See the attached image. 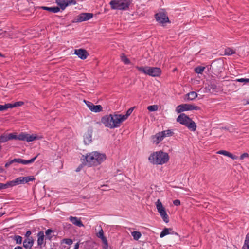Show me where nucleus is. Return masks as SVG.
Instances as JSON below:
<instances>
[{
  "instance_id": "1",
  "label": "nucleus",
  "mask_w": 249,
  "mask_h": 249,
  "mask_svg": "<svg viewBox=\"0 0 249 249\" xmlns=\"http://www.w3.org/2000/svg\"><path fill=\"white\" fill-rule=\"evenodd\" d=\"M84 157V156H83ZM106 155L98 151H93L84 156L83 160H86L88 166H97L106 160Z\"/></svg>"
},
{
  "instance_id": "2",
  "label": "nucleus",
  "mask_w": 249,
  "mask_h": 249,
  "mask_svg": "<svg viewBox=\"0 0 249 249\" xmlns=\"http://www.w3.org/2000/svg\"><path fill=\"white\" fill-rule=\"evenodd\" d=\"M169 160V156L168 153L161 150L154 152L150 154L148 157L149 161L156 165H162L167 163Z\"/></svg>"
},
{
  "instance_id": "3",
  "label": "nucleus",
  "mask_w": 249,
  "mask_h": 249,
  "mask_svg": "<svg viewBox=\"0 0 249 249\" xmlns=\"http://www.w3.org/2000/svg\"><path fill=\"white\" fill-rule=\"evenodd\" d=\"M131 4L130 0H111L109 2L111 9L118 10H128Z\"/></svg>"
},
{
  "instance_id": "4",
  "label": "nucleus",
  "mask_w": 249,
  "mask_h": 249,
  "mask_svg": "<svg viewBox=\"0 0 249 249\" xmlns=\"http://www.w3.org/2000/svg\"><path fill=\"white\" fill-rule=\"evenodd\" d=\"M136 68L139 71L152 77H159L161 74V70L158 67L136 66Z\"/></svg>"
},
{
  "instance_id": "5",
  "label": "nucleus",
  "mask_w": 249,
  "mask_h": 249,
  "mask_svg": "<svg viewBox=\"0 0 249 249\" xmlns=\"http://www.w3.org/2000/svg\"><path fill=\"white\" fill-rule=\"evenodd\" d=\"M156 205L157 211L160 213L163 220L166 223H168L169 221L168 215L160 199H158L156 202Z\"/></svg>"
},
{
  "instance_id": "6",
  "label": "nucleus",
  "mask_w": 249,
  "mask_h": 249,
  "mask_svg": "<svg viewBox=\"0 0 249 249\" xmlns=\"http://www.w3.org/2000/svg\"><path fill=\"white\" fill-rule=\"evenodd\" d=\"M200 109V107L198 106L188 104H181L176 107V111L178 113H181L185 111L199 110Z\"/></svg>"
},
{
  "instance_id": "7",
  "label": "nucleus",
  "mask_w": 249,
  "mask_h": 249,
  "mask_svg": "<svg viewBox=\"0 0 249 249\" xmlns=\"http://www.w3.org/2000/svg\"><path fill=\"white\" fill-rule=\"evenodd\" d=\"M155 18L157 21L162 24L170 22L166 13L163 11H160L155 14Z\"/></svg>"
},
{
  "instance_id": "8",
  "label": "nucleus",
  "mask_w": 249,
  "mask_h": 249,
  "mask_svg": "<svg viewBox=\"0 0 249 249\" xmlns=\"http://www.w3.org/2000/svg\"><path fill=\"white\" fill-rule=\"evenodd\" d=\"M19 138L20 141H24L27 142H31L34 140H40L42 138L41 136H37L35 135H30L27 133H21L19 135Z\"/></svg>"
},
{
  "instance_id": "9",
  "label": "nucleus",
  "mask_w": 249,
  "mask_h": 249,
  "mask_svg": "<svg viewBox=\"0 0 249 249\" xmlns=\"http://www.w3.org/2000/svg\"><path fill=\"white\" fill-rule=\"evenodd\" d=\"M56 3L60 6V9L64 10L69 5H75L77 2L76 0H56Z\"/></svg>"
},
{
  "instance_id": "10",
  "label": "nucleus",
  "mask_w": 249,
  "mask_h": 249,
  "mask_svg": "<svg viewBox=\"0 0 249 249\" xmlns=\"http://www.w3.org/2000/svg\"><path fill=\"white\" fill-rule=\"evenodd\" d=\"M101 122L106 127L111 129L113 128L112 114L107 115L103 116L101 119Z\"/></svg>"
},
{
  "instance_id": "11",
  "label": "nucleus",
  "mask_w": 249,
  "mask_h": 249,
  "mask_svg": "<svg viewBox=\"0 0 249 249\" xmlns=\"http://www.w3.org/2000/svg\"><path fill=\"white\" fill-rule=\"evenodd\" d=\"M112 116L113 128L119 127L121 123L125 120L122 114H114Z\"/></svg>"
},
{
  "instance_id": "12",
  "label": "nucleus",
  "mask_w": 249,
  "mask_h": 249,
  "mask_svg": "<svg viewBox=\"0 0 249 249\" xmlns=\"http://www.w3.org/2000/svg\"><path fill=\"white\" fill-rule=\"evenodd\" d=\"M84 102L88 107V108L92 112L97 113L99 112L102 110L103 107L101 105H95L92 103L84 100Z\"/></svg>"
},
{
  "instance_id": "13",
  "label": "nucleus",
  "mask_w": 249,
  "mask_h": 249,
  "mask_svg": "<svg viewBox=\"0 0 249 249\" xmlns=\"http://www.w3.org/2000/svg\"><path fill=\"white\" fill-rule=\"evenodd\" d=\"M35 179L33 176L20 177L15 179L16 185L25 184Z\"/></svg>"
},
{
  "instance_id": "14",
  "label": "nucleus",
  "mask_w": 249,
  "mask_h": 249,
  "mask_svg": "<svg viewBox=\"0 0 249 249\" xmlns=\"http://www.w3.org/2000/svg\"><path fill=\"white\" fill-rule=\"evenodd\" d=\"M93 16L92 13H83L77 17L76 22H82L87 21L91 19Z\"/></svg>"
},
{
  "instance_id": "15",
  "label": "nucleus",
  "mask_w": 249,
  "mask_h": 249,
  "mask_svg": "<svg viewBox=\"0 0 249 249\" xmlns=\"http://www.w3.org/2000/svg\"><path fill=\"white\" fill-rule=\"evenodd\" d=\"M191 121V119L184 113H181L177 118V121L185 126L188 122Z\"/></svg>"
},
{
  "instance_id": "16",
  "label": "nucleus",
  "mask_w": 249,
  "mask_h": 249,
  "mask_svg": "<svg viewBox=\"0 0 249 249\" xmlns=\"http://www.w3.org/2000/svg\"><path fill=\"white\" fill-rule=\"evenodd\" d=\"M74 54L77 55L79 58L83 60L86 59L89 55L87 51L82 49L75 50Z\"/></svg>"
},
{
  "instance_id": "17",
  "label": "nucleus",
  "mask_w": 249,
  "mask_h": 249,
  "mask_svg": "<svg viewBox=\"0 0 249 249\" xmlns=\"http://www.w3.org/2000/svg\"><path fill=\"white\" fill-rule=\"evenodd\" d=\"M68 219L72 223V224L78 227H82L84 226V224L81 220V218L71 216L69 217Z\"/></svg>"
},
{
  "instance_id": "18",
  "label": "nucleus",
  "mask_w": 249,
  "mask_h": 249,
  "mask_svg": "<svg viewBox=\"0 0 249 249\" xmlns=\"http://www.w3.org/2000/svg\"><path fill=\"white\" fill-rule=\"evenodd\" d=\"M164 139V135L161 132L157 133L155 135L152 136L153 142L156 144H158Z\"/></svg>"
},
{
  "instance_id": "19",
  "label": "nucleus",
  "mask_w": 249,
  "mask_h": 249,
  "mask_svg": "<svg viewBox=\"0 0 249 249\" xmlns=\"http://www.w3.org/2000/svg\"><path fill=\"white\" fill-rule=\"evenodd\" d=\"M16 185H17L16 183L15 182V179L8 181L6 183H0V190L11 188Z\"/></svg>"
},
{
  "instance_id": "20",
  "label": "nucleus",
  "mask_w": 249,
  "mask_h": 249,
  "mask_svg": "<svg viewBox=\"0 0 249 249\" xmlns=\"http://www.w3.org/2000/svg\"><path fill=\"white\" fill-rule=\"evenodd\" d=\"M92 142V131H88L84 136V142L88 145Z\"/></svg>"
},
{
  "instance_id": "21",
  "label": "nucleus",
  "mask_w": 249,
  "mask_h": 249,
  "mask_svg": "<svg viewBox=\"0 0 249 249\" xmlns=\"http://www.w3.org/2000/svg\"><path fill=\"white\" fill-rule=\"evenodd\" d=\"M37 245L38 246L41 247L43 244L44 243V240L45 238L43 231H39L37 234Z\"/></svg>"
},
{
  "instance_id": "22",
  "label": "nucleus",
  "mask_w": 249,
  "mask_h": 249,
  "mask_svg": "<svg viewBox=\"0 0 249 249\" xmlns=\"http://www.w3.org/2000/svg\"><path fill=\"white\" fill-rule=\"evenodd\" d=\"M197 97V94L195 91H191L185 95L184 100L185 101H192Z\"/></svg>"
},
{
  "instance_id": "23",
  "label": "nucleus",
  "mask_w": 249,
  "mask_h": 249,
  "mask_svg": "<svg viewBox=\"0 0 249 249\" xmlns=\"http://www.w3.org/2000/svg\"><path fill=\"white\" fill-rule=\"evenodd\" d=\"M41 9L48 11L49 12L56 13L60 11V8L59 7H46V6H42L40 7Z\"/></svg>"
},
{
  "instance_id": "24",
  "label": "nucleus",
  "mask_w": 249,
  "mask_h": 249,
  "mask_svg": "<svg viewBox=\"0 0 249 249\" xmlns=\"http://www.w3.org/2000/svg\"><path fill=\"white\" fill-rule=\"evenodd\" d=\"M97 236L102 240L104 245H107V241L104 235V231L102 229H101L98 233H97Z\"/></svg>"
},
{
  "instance_id": "25",
  "label": "nucleus",
  "mask_w": 249,
  "mask_h": 249,
  "mask_svg": "<svg viewBox=\"0 0 249 249\" xmlns=\"http://www.w3.org/2000/svg\"><path fill=\"white\" fill-rule=\"evenodd\" d=\"M37 156L38 155L29 160H26L19 158V163H21L24 165L32 163L35 161Z\"/></svg>"
},
{
  "instance_id": "26",
  "label": "nucleus",
  "mask_w": 249,
  "mask_h": 249,
  "mask_svg": "<svg viewBox=\"0 0 249 249\" xmlns=\"http://www.w3.org/2000/svg\"><path fill=\"white\" fill-rule=\"evenodd\" d=\"M187 128L192 131H195L196 128V125L195 122L191 119L189 122H188V124L186 126Z\"/></svg>"
},
{
  "instance_id": "27",
  "label": "nucleus",
  "mask_w": 249,
  "mask_h": 249,
  "mask_svg": "<svg viewBox=\"0 0 249 249\" xmlns=\"http://www.w3.org/2000/svg\"><path fill=\"white\" fill-rule=\"evenodd\" d=\"M53 230L51 229H49L46 230L45 231V239L46 240H51L52 238H53V235L52 234V233L53 232Z\"/></svg>"
},
{
  "instance_id": "28",
  "label": "nucleus",
  "mask_w": 249,
  "mask_h": 249,
  "mask_svg": "<svg viewBox=\"0 0 249 249\" xmlns=\"http://www.w3.org/2000/svg\"><path fill=\"white\" fill-rule=\"evenodd\" d=\"M242 249H249V232L246 235L244 244Z\"/></svg>"
},
{
  "instance_id": "29",
  "label": "nucleus",
  "mask_w": 249,
  "mask_h": 249,
  "mask_svg": "<svg viewBox=\"0 0 249 249\" xmlns=\"http://www.w3.org/2000/svg\"><path fill=\"white\" fill-rule=\"evenodd\" d=\"M24 104V103L22 101H18V102H16L13 104L11 103H8V105H9V108H13L16 107H20L22 106Z\"/></svg>"
},
{
  "instance_id": "30",
  "label": "nucleus",
  "mask_w": 249,
  "mask_h": 249,
  "mask_svg": "<svg viewBox=\"0 0 249 249\" xmlns=\"http://www.w3.org/2000/svg\"><path fill=\"white\" fill-rule=\"evenodd\" d=\"M131 235L135 240H139L142 236V234L140 231H133L131 232Z\"/></svg>"
},
{
  "instance_id": "31",
  "label": "nucleus",
  "mask_w": 249,
  "mask_h": 249,
  "mask_svg": "<svg viewBox=\"0 0 249 249\" xmlns=\"http://www.w3.org/2000/svg\"><path fill=\"white\" fill-rule=\"evenodd\" d=\"M235 53V52L230 48H227L225 49L224 54L225 55H231Z\"/></svg>"
},
{
  "instance_id": "32",
  "label": "nucleus",
  "mask_w": 249,
  "mask_h": 249,
  "mask_svg": "<svg viewBox=\"0 0 249 249\" xmlns=\"http://www.w3.org/2000/svg\"><path fill=\"white\" fill-rule=\"evenodd\" d=\"M205 67L203 66H198L195 68V72L198 74H201L204 71Z\"/></svg>"
},
{
  "instance_id": "33",
  "label": "nucleus",
  "mask_w": 249,
  "mask_h": 249,
  "mask_svg": "<svg viewBox=\"0 0 249 249\" xmlns=\"http://www.w3.org/2000/svg\"><path fill=\"white\" fill-rule=\"evenodd\" d=\"M121 59L125 64H129L130 63V60L124 54L121 56Z\"/></svg>"
},
{
  "instance_id": "34",
  "label": "nucleus",
  "mask_w": 249,
  "mask_h": 249,
  "mask_svg": "<svg viewBox=\"0 0 249 249\" xmlns=\"http://www.w3.org/2000/svg\"><path fill=\"white\" fill-rule=\"evenodd\" d=\"M169 229L166 228H164L162 230V231L160 232V238H163L165 236L169 234Z\"/></svg>"
},
{
  "instance_id": "35",
  "label": "nucleus",
  "mask_w": 249,
  "mask_h": 249,
  "mask_svg": "<svg viewBox=\"0 0 249 249\" xmlns=\"http://www.w3.org/2000/svg\"><path fill=\"white\" fill-rule=\"evenodd\" d=\"M134 108V107H132L130 108L127 111L125 114L123 115L124 118L126 120L129 116L130 115V114L132 113V111H133Z\"/></svg>"
},
{
  "instance_id": "36",
  "label": "nucleus",
  "mask_w": 249,
  "mask_h": 249,
  "mask_svg": "<svg viewBox=\"0 0 249 249\" xmlns=\"http://www.w3.org/2000/svg\"><path fill=\"white\" fill-rule=\"evenodd\" d=\"M163 135H164V138L167 136H171L173 134V132L171 130H167L165 131H161Z\"/></svg>"
},
{
  "instance_id": "37",
  "label": "nucleus",
  "mask_w": 249,
  "mask_h": 249,
  "mask_svg": "<svg viewBox=\"0 0 249 249\" xmlns=\"http://www.w3.org/2000/svg\"><path fill=\"white\" fill-rule=\"evenodd\" d=\"M8 141L12 139H15V140H20V139L19 138V135L18 136L16 135L13 133H10L7 135Z\"/></svg>"
},
{
  "instance_id": "38",
  "label": "nucleus",
  "mask_w": 249,
  "mask_h": 249,
  "mask_svg": "<svg viewBox=\"0 0 249 249\" xmlns=\"http://www.w3.org/2000/svg\"><path fill=\"white\" fill-rule=\"evenodd\" d=\"M13 239L16 241L17 244H21L22 241V238L19 235L14 236Z\"/></svg>"
},
{
  "instance_id": "39",
  "label": "nucleus",
  "mask_w": 249,
  "mask_h": 249,
  "mask_svg": "<svg viewBox=\"0 0 249 249\" xmlns=\"http://www.w3.org/2000/svg\"><path fill=\"white\" fill-rule=\"evenodd\" d=\"M8 141V137L6 135H1L0 136V143H4Z\"/></svg>"
},
{
  "instance_id": "40",
  "label": "nucleus",
  "mask_w": 249,
  "mask_h": 249,
  "mask_svg": "<svg viewBox=\"0 0 249 249\" xmlns=\"http://www.w3.org/2000/svg\"><path fill=\"white\" fill-rule=\"evenodd\" d=\"M158 107L157 105H151L147 107V109L150 111H155L158 110Z\"/></svg>"
},
{
  "instance_id": "41",
  "label": "nucleus",
  "mask_w": 249,
  "mask_h": 249,
  "mask_svg": "<svg viewBox=\"0 0 249 249\" xmlns=\"http://www.w3.org/2000/svg\"><path fill=\"white\" fill-rule=\"evenodd\" d=\"M23 247L25 248V249H30V245L29 244V241H28V239H25L24 241H23Z\"/></svg>"
},
{
  "instance_id": "42",
  "label": "nucleus",
  "mask_w": 249,
  "mask_h": 249,
  "mask_svg": "<svg viewBox=\"0 0 249 249\" xmlns=\"http://www.w3.org/2000/svg\"><path fill=\"white\" fill-rule=\"evenodd\" d=\"M9 108V105L7 104H5L4 105H0V111L6 110Z\"/></svg>"
},
{
  "instance_id": "43",
  "label": "nucleus",
  "mask_w": 249,
  "mask_h": 249,
  "mask_svg": "<svg viewBox=\"0 0 249 249\" xmlns=\"http://www.w3.org/2000/svg\"><path fill=\"white\" fill-rule=\"evenodd\" d=\"M235 81L237 82H239L248 83V82H249V78H241L237 79H236Z\"/></svg>"
},
{
  "instance_id": "44",
  "label": "nucleus",
  "mask_w": 249,
  "mask_h": 249,
  "mask_svg": "<svg viewBox=\"0 0 249 249\" xmlns=\"http://www.w3.org/2000/svg\"><path fill=\"white\" fill-rule=\"evenodd\" d=\"M63 242L66 243L67 245H71L72 244V240L71 239L67 238V239H64L63 240Z\"/></svg>"
},
{
  "instance_id": "45",
  "label": "nucleus",
  "mask_w": 249,
  "mask_h": 249,
  "mask_svg": "<svg viewBox=\"0 0 249 249\" xmlns=\"http://www.w3.org/2000/svg\"><path fill=\"white\" fill-rule=\"evenodd\" d=\"M217 153L219 154H222V155H225V156H226L228 157V156L229 154V152L228 151H227L225 150H220V151H218L217 152Z\"/></svg>"
},
{
  "instance_id": "46",
  "label": "nucleus",
  "mask_w": 249,
  "mask_h": 249,
  "mask_svg": "<svg viewBox=\"0 0 249 249\" xmlns=\"http://www.w3.org/2000/svg\"><path fill=\"white\" fill-rule=\"evenodd\" d=\"M249 157V154L247 153H244L243 154H241L240 156V160H242L245 158H247Z\"/></svg>"
},
{
  "instance_id": "47",
  "label": "nucleus",
  "mask_w": 249,
  "mask_h": 249,
  "mask_svg": "<svg viewBox=\"0 0 249 249\" xmlns=\"http://www.w3.org/2000/svg\"><path fill=\"white\" fill-rule=\"evenodd\" d=\"M228 157L231 158V159L233 160H236L238 158V157L236 155H233L232 153H230L228 156Z\"/></svg>"
},
{
  "instance_id": "48",
  "label": "nucleus",
  "mask_w": 249,
  "mask_h": 249,
  "mask_svg": "<svg viewBox=\"0 0 249 249\" xmlns=\"http://www.w3.org/2000/svg\"><path fill=\"white\" fill-rule=\"evenodd\" d=\"M27 239H28V241L29 242V244L30 245V247L31 248L33 246V244H34V240H33L32 237H30V238H28Z\"/></svg>"
},
{
  "instance_id": "49",
  "label": "nucleus",
  "mask_w": 249,
  "mask_h": 249,
  "mask_svg": "<svg viewBox=\"0 0 249 249\" xmlns=\"http://www.w3.org/2000/svg\"><path fill=\"white\" fill-rule=\"evenodd\" d=\"M173 204L175 205V206H179L180 205V201L178 199H176L175 200L173 201Z\"/></svg>"
},
{
  "instance_id": "50",
  "label": "nucleus",
  "mask_w": 249,
  "mask_h": 249,
  "mask_svg": "<svg viewBox=\"0 0 249 249\" xmlns=\"http://www.w3.org/2000/svg\"><path fill=\"white\" fill-rule=\"evenodd\" d=\"M32 232L30 231H27L25 233V237L27 238L26 239L29 238L30 236L31 235Z\"/></svg>"
},
{
  "instance_id": "51",
  "label": "nucleus",
  "mask_w": 249,
  "mask_h": 249,
  "mask_svg": "<svg viewBox=\"0 0 249 249\" xmlns=\"http://www.w3.org/2000/svg\"><path fill=\"white\" fill-rule=\"evenodd\" d=\"M12 164H13V161L12 160H10V161H8V162H7L5 164V167L6 168H8V167H9V166L10 165H11Z\"/></svg>"
},
{
  "instance_id": "52",
  "label": "nucleus",
  "mask_w": 249,
  "mask_h": 249,
  "mask_svg": "<svg viewBox=\"0 0 249 249\" xmlns=\"http://www.w3.org/2000/svg\"><path fill=\"white\" fill-rule=\"evenodd\" d=\"M13 161V163H19V158H15L13 160H12Z\"/></svg>"
},
{
  "instance_id": "53",
  "label": "nucleus",
  "mask_w": 249,
  "mask_h": 249,
  "mask_svg": "<svg viewBox=\"0 0 249 249\" xmlns=\"http://www.w3.org/2000/svg\"><path fill=\"white\" fill-rule=\"evenodd\" d=\"M79 245L78 243H76L75 246H74V248L73 249H78L79 248Z\"/></svg>"
},
{
  "instance_id": "54",
  "label": "nucleus",
  "mask_w": 249,
  "mask_h": 249,
  "mask_svg": "<svg viewBox=\"0 0 249 249\" xmlns=\"http://www.w3.org/2000/svg\"><path fill=\"white\" fill-rule=\"evenodd\" d=\"M14 249H23V248L21 246H17L14 248Z\"/></svg>"
},
{
  "instance_id": "55",
  "label": "nucleus",
  "mask_w": 249,
  "mask_h": 249,
  "mask_svg": "<svg viewBox=\"0 0 249 249\" xmlns=\"http://www.w3.org/2000/svg\"><path fill=\"white\" fill-rule=\"evenodd\" d=\"M104 249H108V243H107V245H104Z\"/></svg>"
},
{
  "instance_id": "56",
  "label": "nucleus",
  "mask_w": 249,
  "mask_h": 249,
  "mask_svg": "<svg viewBox=\"0 0 249 249\" xmlns=\"http://www.w3.org/2000/svg\"><path fill=\"white\" fill-rule=\"evenodd\" d=\"M3 171V169L2 167H0V173H2Z\"/></svg>"
},
{
  "instance_id": "57",
  "label": "nucleus",
  "mask_w": 249,
  "mask_h": 249,
  "mask_svg": "<svg viewBox=\"0 0 249 249\" xmlns=\"http://www.w3.org/2000/svg\"><path fill=\"white\" fill-rule=\"evenodd\" d=\"M0 57H3V55H2L0 53Z\"/></svg>"
},
{
  "instance_id": "58",
  "label": "nucleus",
  "mask_w": 249,
  "mask_h": 249,
  "mask_svg": "<svg viewBox=\"0 0 249 249\" xmlns=\"http://www.w3.org/2000/svg\"><path fill=\"white\" fill-rule=\"evenodd\" d=\"M79 170H80V169H79V168H77V169L76 170V171L78 172Z\"/></svg>"
},
{
  "instance_id": "59",
  "label": "nucleus",
  "mask_w": 249,
  "mask_h": 249,
  "mask_svg": "<svg viewBox=\"0 0 249 249\" xmlns=\"http://www.w3.org/2000/svg\"><path fill=\"white\" fill-rule=\"evenodd\" d=\"M1 149H2V146L0 145V151H1Z\"/></svg>"
},
{
  "instance_id": "60",
  "label": "nucleus",
  "mask_w": 249,
  "mask_h": 249,
  "mask_svg": "<svg viewBox=\"0 0 249 249\" xmlns=\"http://www.w3.org/2000/svg\"><path fill=\"white\" fill-rule=\"evenodd\" d=\"M3 215L2 213H0V217Z\"/></svg>"
},
{
  "instance_id": "61",
  "label": "nucleus",
  "mask_w": 249,
  "mask_h": 249,
  "mask_svg": "<svg viewBox=\"0 0 249 249\" xmlns=\"http://www.w3.org/2000/svg\"><path fill=\"white\" fill-rule=\"evenodd\" d=\"M247 103L249 104V99L247 101Z\"/></svg>"
}]
</instances>
